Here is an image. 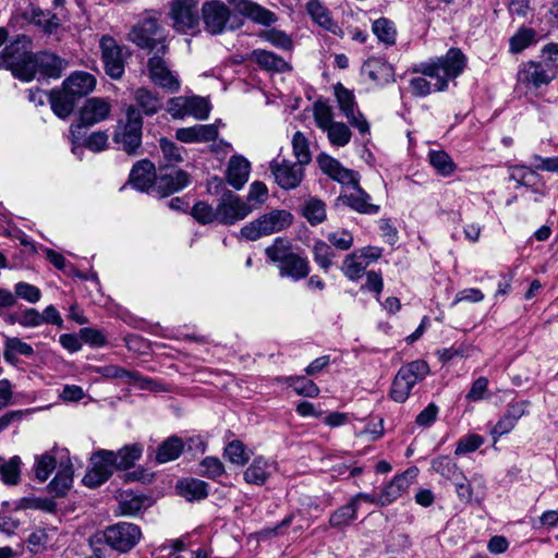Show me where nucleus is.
<instances>
[{"mask_svg": "<svg viewBox=\"0 0 558 558\" xmlns=\"http://www.w3.org/2000/svg\"><path fill=\"white\" fill-rule=\"evenodd\" d=\"M320 170L333 181L342 185L352 186L351 192L341 193L337 202L350 207L363 215H377L379 206L371 202V196L359 185V174L344 168L337 159L329 155L320 154L317 157Z\"/></svg>", "mask_w": 558, "mask_h": 558, "instance_id": "obj_1", "label": "nucleus"}, {"mask_svg": "<svg viewBox=\"0 0 558 558\" xmlns=\"http://www.w3.org/2000/svg\"><path fill=\"white\" fill-rule=\"evenodd\" d=\"M7 70H62L69 63L59 56L40 51H32V41L26 36H20L5 46L1 53Z\"/></svg>", "mask_w": 558, "mask_h": 558, "instance_id": "obj_2", "label": "nucleus"}, {"mask_svg": "<svg viewBox=\"0 0 558 558\" xmlns=\"http://www.w3.org/2000/svg\"><path fill=\"white\" fill-rule=\"evenodd\" d=\"M291 222L292 215L290 213L286 210H272L245 225L240 233L244 239L255 241L262 236L283 230L289 227Z\"/></svg>", "mask_w": 558, "mask_h": 558, "instance_id": "obj_3", "label": "nucleus"}, {"mask_svg": "<svg viewBox=\"0 0 558 558\" xmlns=\"http://www.w3.org/2000/svg\"><path fill=\"white\" fill-rule=\"evenodd\" d=\"M159 16L158 12H149L146 17L133 26L129 34L130 40L150 51H154L159 44L165 43L166 35L163 28L158 24Z\"/></svg>", "mask_w": 558, "mask_h": 558, "instance_id": "obj_4", "label": "nucleus"}, {"mask_svg": "<svg viewBox=\"0 0 558 558\" xmlns=\"http://www.w3.org/2000/svg\"><path fill=\"white\" fill-rule=\"evenodd\" d=\"M143 120L141 112L133 106L126 109V121L118 126L114 142L128 154H134L142 143Z\"/></svg>", "mask_w": 558, "mask_h": 558, "instance_id": "obj_5", "label": "nucleus"}, {"mask_svg": "<svg viewBox=\"0 0 558 558\" xmlns=\"http://www.w3.org/2000/svg\"><path fill=\"white\" fill-rule=\"evenodd\" d=\"M201 12L204 27L211 35H219L234 28L231 9L220 0L204 2Z\"/></svg>", "mask_w": 558, "mask_h": 558, "instance_id": "obj_6", "label": "nucleus"}, {"mask_svg": "<svg viewBox=\"0 0 558 558\" xmlns=\"http://www.w3.org/2000/svg\"><path fill=\"white\" fill-rule=\"evenodd\" d=\"M90 468L83 477V483L87 487L95 488L104 484L118 470L116 464V454L113 451L99 449L95 451L89 459Z\"/></svg>", "mask_w": 558, "mask_h": 558, "instance_id": "obj_7", "label": "nucleus"}, {"mask_svg": "<svg viewBox=\"0 0 558 558\" xmlns=\"http://www.w3.org/2000/svg\"><path fill=\"white\" fill-rule=\"evenodd\" d=\"M104 537L112 549L126 553L140 542L142 532L136 524L120 522L107 527Z\"/></svg>", "mask_w": 558, "mask_h": 558, "instance_id": "obj_8", "label": "nucleus"}, {"mask_svg": "<svg viewBox=\"0 0 558 558\" xmlns=\"http://www.w3.org/2000/svg\"><path fill=\"white\" fill-rule=\"evenodd\" d=\"M220 225L231 226L245 219L254 207L231 191L225 192L217 204Z\"/></svg>", "mask_w": 558, "mask_h": 558, "instance_id": "obj_9", "label": "nucleus"}, {"mask_svg": "<svg viewBox=\"0 0 558 558\" xmlns=\"http://www.w3.org/2000/svg\"><path fill=\"white\" fill-rule=\"evenodd\" d=\"M168 112L173 119L191 116L197 120H206L209 117L210 105L206 98L199 96L173 97L168 102Z\"/></svg>", "mask_w": 558, "mask_h": 558, "instance_id": "obj_10", "label": "nucleus"}, {"mask_svg": "<svg viewBox=\"0 0 558 558\" xmlns=\"http://www.w3.org/2000/svg\"><path fill=\"white\" fill-rule=\"evenodd\" d=\"M335 96L337 98L338 107L347 118L349 124L356 128L361 135L368 134L369 123L357 109V104L353 93L342 84L338 83L335 85Z\"/></svg>", "mask_w": 558, "mask_h": 558, "instance_id": "obj_11", "label": "nucleus"}, {"mask_svg": "<svg viewBox=\"0 0 558 558\" xmlns=\"http://www.w3.org/2000/svg\"><path fill=\"white\" fill-rule=\"evenodd\" d=\"M169 14L173 27L182 33L193 31L199 24V12L196 0H172Z\"/></svg>", "mask_w": 558, "mask_h": 558, "instance_id": "obj_12", "label": "nucleus"}, {"mask_svg": "<svg viewBox=\"0 0 558 558\" xmlns=\"http://www.w3.org/2000/svg\"><path fill=\"white\" fill-rule=\"evenodd\" d=\"M269 169L276 183L284 190L298 187L304 177L303 165L280 157L270 162Z\"/></svg>", "mask_w": 558, "mask_h": 558, "instance_id": "obj_13", "label": "nucleus"}, {"mask_svg": "<svg viewBox=\"0 0 558 558\" xmlns=\"http://www.w3.org/2000/svg\"><path fill=\"white\" fill-rule=\"evenodd\" d=\"M110 105L101 98H89L80 111V122L71 126V133L75 136L84 126H90L106 120L110 113Z\"/></svg>", "mask_w": 558, "mask_h": 558, "instance_id": "obj_14", "label": "nucleus"}, {"mask_svg": "<svg viewBox=\"0 0 558 558\" xmlns=\"http://www.w3.org/2000/svg\"><path fill=\"white\" fill-rule=\"evenodd\" d=\"M422 75L414 77L410 81L412 93L416 96H426L432 92H441L447 85L448 81L456 78L459 72H421Z\"/></svg>", "mask_w": 558, "mask_h": 558, "instance_id": "obj_15", "label": "nucleus"}, {"mask_svg": "<svg viewBox=\"0 0 558 558\" xmlns=\"http://www.w3.org/2000/svg\"><path fill=\"white\" fill-rule=\"evenodd\" d=\"M189 183L190 174L187 172L165 166L160 168V173L155 180V190L161 196H168L183 190Z\"/></svg>", "mask_w": 558, "mask_h": 558, "instance_id": "obj_16", "label": "nucleus"}, {"mask_svg": "<svg viewBox=\"0 0 558 558\" xmlns=\"http://www.w3.org/2000/svg\"><path fill=\"white\" fill-rule=\"evenodd\" d=\"M418 470L411 468L396 475L380 492L377 497V506L385 507L397 500L409 489Z\"/></svg>", "mask_w": 558, "mask_h": 558, "instance_id": "obj_17", "label": "nucleus"}, {"mask_svg": "<svg viewBox=\"0 0 558 558\" xmlns=\"http://www.w3.org/2000/svg\"><path fill=\"white\" fill-rule=\"evenodd\" d=\"M529 408L530 401L527 400L509 403L504 415L490 430L494 441H497L502 435L510 433L515 427L518 421L529 414Z\"/></svg>", "mask_w": 558, "mask_h": 558, "instance_id": "obj_18", "label": "nucleus"}, {"mask_svg": "<svg viewBox=\"0 0 558 558\" xmlns=\"http://www.w3.org/2000/svg\"><path fill=\"white\" fill-rule=\"evenodd\" d=\"M101 58L106 70H123L129 65L128 60L131 58L129 49L121 47L109 36L100 39Z\"/></svg>", "mask_w": 558, "mask_h": 558, "instance_id": "obj_19", "label": "nucleus"}, {"mask_svg": "<svg viewBox=\"0 0 558 558\" xmlns=\"http://www.w3.org/2000/svg\"><path fill=\"white\" fill-rule=\"evenodd\" d=\"M218 135V126L215 123L195 124L189 128H180L175 131V138L185 144L216 141Z\"/></svg>", "mask_w": 558, "mask_h": 558, "instance_id": "obj_20", "label": "nucleus"}, {"mask_svg": "<svg viewBox=\"0 0 558 558\" xmlns=\"http://www.w3.org/2000/svg\"><path fill=\"white\" fill-rule=\"evenodd\" d=\"M155 166L147 159L138 161L132 169L130 174V183L138 191L147 192L149 189L155 190Z\"/></svg>", "mask_w": 558, "mask_h": 558, "instance_id": "obj_21", "label": "nucleus"}, {"mask_svg": "<svg viewBox=\"0 0 558 558\" xmlns=\"http://www.w3.org/2000/svg\"><path fill=\"white\" fill-rule=\"evenodd\" d=\"M276 471V463L264 457H256L244 472V481L247 484L263 485Z\"/></svg>", "mask_w": 558, "mask_h": 558, "instance_id": "obj_22", "label": "nucleus"}, {"mask_svg": "<svg viewBox=\"0 0 558 558\" xmlns=\"http://www.w3.org/2000/svg\"><path fill=\"white\" fill-rule=\"evenodd\" d=\"M278 268L281 277H289L295 281L306 278L311 270L307 257L296 253L289 255Z\"/></svg>", "mask_w": 558, "mask_h": 558, "instance_id": "obj_23", "label": "nucleus"}, {"mask_svg": "<svg viewBox=\"0 0 558 558\" xmlns=\"http://www.w3.org/2000/svg\"><path fill=\"white\" fill-rule=\"evenodd\" d=\"M95 86L96 78L88 72H73L63 83L65 92L76 98L89 94Z\"/></svg>", "mask_w": 558, "mask_h": 558, "instance_id": "obj_24", "label": "nucleus"}, {"mask_svg": "<svg viewBox=\"0 0 558 558\" xmlns=\"http://www.w3.org/2000/svg\"><path fill=\"white\" fill-rule=\"evenodd\" d=\"M250 171L251 165L247 159L241 156L232 157L227 170L228 183L236 190L242 189L248 180Z\"/></svg>", "mask_w": 558, "mask_h": 558, "instance_id": "obj_25", "label": "nucleus"}, {"mask_svg": "<svg viewBox=\"0 0 558 558\" xmlns=\"http://www.w3.org/2000/svg\"><path fill=\"white\" fill-rule=\"evenodd\" d=\"M466 57L459 48H451L446 56L430 61L424 70H463Z\"/></svg>", "mask_w": 558, "mask_h": 558, "instance_id": "obj_26", "label": "nucleus"}, {"mask_svg": "<svg viewBox=\"0 0 558 558\" xmlns=\"http://www.w3.org/2000/svg\"><path fill=\"white\" fill-rule=\"evenodd\" d=\"M177 490L189 501L202 500L208 496V484L198 478H184L178 482Z\"/></svg>", "mask_w": 558, "mask_h": 558, "instance_id": "obj_27", "label": "nucleus"}, {"mask_svg": "<svg viewBox=\"0 0 558 558\" xmlns=\"http://www.w3.org/2000/svg\"><path fill=\"white\" fill-rule=\"evenodd\" d=\"M76 97L65 92L64 88L50 93L51 109L61 119H65L72 113Z\"/></svg>", "mask_w": 558, "mask_h": 558, "instance_id": "obj_28", "label": "nucleus"}, {"mask_svg": "<svg viewBox=\"0 0 558 558\" xmlns=\"http://www.w3.org/2000/svg\"><path fill=\"white\" fill-rule=\"evenodd\" d=\"M398 372L403 373V380L412 390L417 383L428 375L429 366L425 361L416 360L403 365Z\"/></svg>", "mask_w": 558, "mask_h": 558, "instance_id": "obj_29", "label": "nucleus"}, {"mask_svg": "<svg viewBox=\"0 0 558 558\" xmlns=\"http://www.w3.org/2000/svg\"><path fill=\"white\" fill-rule=\"evenodd\" d=\"M302 215L312 226L324 222L327 218L325 202L317 197H308L303 203Z\"/></svg>", "mask_w": 558, "mask_h": 558, "instance_id": "obj_30", "label": "nucleus"}, {"mask_svg": "<svg viewBox=\"0 0 558 558\" xmlns=\"http://www.w3.org/2000/svg\"><path fill=\"white\" fill-rule=\"evenodd\" d=\"M367 267L362 255L354 251L344 257L340 269L349 280L355 281L363 276Z\"/></svg>", "mask_w": 558, "mask_h": 558, "instance_id": "obj_31", "label": "nucleus"}, {"mask_svg": "<svg viewBox=\"0 0 558 558\" xmlns=\"http://www.w3.org/2000/svg\"><path fill=\"white\" fill-rule=\"evenodd\" d=\"M143 447L140 444H131L122 447L116 454V464L118 470H126L132 468L135 462L142 457Z\"/></svg>", "mask_w": 558, "mask_h": 558, "instance_id": "obj_32", "label": "nucleus"}, {"mask_svg": "<svg viewBox=\"0 0 558 558\" xmlns=\"http://www.w3.org/2000/svg\"><path fill=\"white\" fill-rule=\"evenodd\" d=\"M251 450L238 439L227 444L223 450V457L232 464L243 466L251 458Z\"/></svg>", "mask_w": 558, "mask_h": 558, "instance_id": "obj_33", "label": "nucleus"}, {"mask_svg": "<svg viewBox=\"0 0 558 558\" xmlns=\"http://www.w3.org/2000/svg\"><path fill=\"white\" fill-rule=\"evenodd\" d=\"M184 448L181 438L172 436L166 439L158 448L156 460L166 463L180 457Z\"/></svg>", "mask_w": 558, "mask_h": 558, "instance_id": "obj_34", "label": "nucleus"}, {"mask_svg": "<svg viewBox=\"0 0 558 558\" xmlns=\"http://www.w3.org/2000/svg\"><path fill=\"white\" fill-rule=\"evenodd\" d=\"M432 470L451 482L459 480V476H462L463 473L457 463L447 456L435 458L432 461Z\"/></svg>", "mask_w": 558, "mask_h": 558, "instance_id": "obj_35", "label": "nucleus"}, {"mask_svg": "<svg viewBox=\"0 0 558 558\" xmlns=\"http://www.w3.org/2000/svg\"><path fill=\"white\" fill-rule=\"evenodd\" d=\"M372 31L379 41L392 46L396 44L397 29L395 23L386 17H380L373 22Z\"/></svg>", "mask_w": 558, "mask_h": 558, "instance_id": "obj_36", "label": "nucleus"}, {"mask_svg": "<svg viewBox=\"0 0 558 558\" xmlns=\"http://www.w3.org/2000/svg\"><path fill=\"white\" fill-rule=\"evenodd\" d=\"M15 354L24 356H32L34 354L33 348L16 337H8L4 341L3 357L9 363L15 362Z\"/></svg>", "mask_w": 558, "mask_h": 558, "instance_id": "obj_37", "label": "nucleus"}, {"mask_svg": "<svg viewBox=\"0 0 558 558\" xmlns=\"http://www.w3.org/2000/svg\"><path fill=\"white\" fill-rule=\"evenodd\" d=\"M279 381L286 383L288 386L292 387L293 390L299 396H304L308 398H315L319 395L318 386L311 379L305 377H286L282 379H278Z\"/></svg>", "mask_w": 558, "mask_h": 558, "instance_id": "obj_38", "label": "nucleus"}, {"mask_svg": "<svg viewBox=\"0 0 558 558\" xmlns=\"http://www.w3.org/2000/svg\"><path fill=\"white\" fill-rule=\"evenodd\" d=\"M306 10L319 26L327 31H335L336 24L332 22L328 10L318 0H310Z\"/></svg>", "mask_w": 558, "mask_h": 558, "instance_id": "obj_39", "label": "nucleus"}, {"mask_svg": "<svg viewBox=\"0 0 558 558\" xmlns=\"http://www.w3.org/2000/svg\"><path fill=\"white\" fill-rule=\"evenodd\" d=\"M134 99L147 116L157 113L161 107L160 99L146 88H137L134 93Z\"/></svg>", "mask_w": 558, "mask_h": 558, "instance_id": "obj_40", "label": "nucleus"}, {"mask_svg": "<svg viewBox=\"0 0 558 558\" xmlns=\"http://www.w3.org/2000/svg\"><path fill=\"white\" fill-rule=\"evenodd\" d=\"M428 159L437 173L442 177H449L456 170L454 162L445 150H430L428 154Z\"/></svg>", "mask_w": 558, "mask_h": 558, "instance_id": "obj_41", "label": "nucleus"}, {"mask_svg": "<svg viewBox=\"0 0 558 558\" xmlns=\"http://www.w3.org/2000/svg\"><path fill=\"white\" fill-rule=\"evenodd\" d=\"M251 58L263 69V70H287L290 68L288 63L274 54L272 52L265 50H255Z\"/></svg>", "mask_w": 558, "mask_h": 558, "instance_id": "obj_42", "label": "nucleus"}, {"mask_svg": "<svg viewBox=\"0 0 558 558\" xmlns=\"http://www.w3.org/2000/svg\"><path fill=\"white\" fill-rule=\"evenodd\" d=\"M312 251L315 263L327 272L333 264L335 253L331 247L323 240H317L314 242Z\"/></svg>", "mask_w": 558, "mask_h": 558, "instance_id": "obj_43", "label": "nucleus"}, {"mask_svg": "<svg viewBox=\"0 0 558 558\" xmlns=\"http://www.w3.org/2000/svg\"><path fill=\"white\" fill-rule=\"evenodd\" d=\"M356 512L357 508L355 507L354 502L351 500L338 508L329 518V524L332 527H343L349 525L352 521L356 519Z\"/></svg>", "mask_w": 558, "mask_h": 558, "instance_id": "obj_44", "label": "nucleus"}, {"mask_svg": "<svg viewBox=\"0 0 558 558\" xmlns=\"http://www.w3.org/2000/svg\"><path fill=\"white\" fill-rule=\"evenodd\" d=\"M95 372L108 379H121L124 383H132L138 379V374L128 371L118 365H104L95 368Z\"/></svg>", "mask_w": 558, "mask_h": 558, "instance_id": "obj_45", "label": "nucleus"}, {"mask_svg": "<svg viewBox=\"0 0 558 558\" xmlns=\"http://www.w3.org/2000/svg\"><path fill=\"white\" fill-rule=\"evenodd\" d=\"M191 215L197 222L202 225L215 222L219 223L217 206L213 207L210 204L204 201L197 202L193 206Z\"/></svg>", "mask_w": 558, "mask_h": 558, "instance_id": "obj_46", "label": "nucleus"}, {"mask_svg": "<svg viewBox=\"0 0 558 558\" xmlns=\"http://www.w3.org/2000/svg\"><path fill=\"white\" fill-rule=\"evenodd\" d=\"M536 33L532 28L521 27L518 32L510 37L509 47L513 53L521 52L530 45L535 43Z\"/></svg>", "mask_w": 558, "mask_h": 558, "instance_id": "obj_47", "label": "nucleus"}, {"mask_svg": "<svg viewBox=\"0 0 558 558\" xmlns=\"http://www.w3.org/2000/svg\"><path fill=\"white\" fill-rule=\"evenodd\" d=\"M327 137L331 145L343 147L349 144L351 140V131L343 122H335L326 131Z\"/></svg>", "mask_w": 558, "mask_h": 558, "instance_id": "obj_48", "label": "nucleus"}, {"mask_svg": "<svg viewBox=\"0 0 558 558\" xmlns=\"http://www.w3.org/2000/svg\"><path fill=\"white\" fill-rule=\"evenodd\" d=\"M21 459L17 456L12 457L9 461L0 464L1 480L7 485H16L21 473Z\"/></svg>", "mask_w": 558, "mask_h": 558, "instance_id": "obj_49", "label": "nucleus"}, {"mask_svg": "<svg viewBox=\"0 0 558 558\" xmlns=\"http://www.w3.org/2000/svg\"><path fill=\"white\" fill-rule=\"evenodd\" d=\"M72 476L73 472L71 468H65L62 471H59L48 485L50 493L54 494L56 496L65 495L72 485Z\"/></svg>", "mask_w": 558, "mask_h": 558, "instance_id": "obj_50", "label": "nucleus"}, {"mask_svg": "<svg viewBox=\"0 0 558 558\" xmlns=\"http://www.w3.org/2000/svg\"><path fill=\"white\" fill-rule=\"evenodd\" d=\"M149 78L167 93H175L180 88V81L172 72H149Z\"/></svg>", "mask_w": 558, "mask_h": 558, "instance_id": "obj_51", "label": "nucleus"}, {"mask_svg": "<svg viewBox=\"0 0 558 558\" xmlns=\"http://www.w3.org/2000/svg\"><path fill=\"white\" fill-rule=\"evenodd\" d=\"M291 246L288 241L278 238L275 240L274 244L266 248V254L268 258L280 265L289 255H292Z\"/></svg>", "mask_w": 558, "mask_h": 558, "instance_id": "obj_52", "label": "nucleus"}, {"mask_svg": "<svg viewBox=\"0 0 558 558\" xmlns=\"http://www.w3.org/2000/svg\"><path fill=\"white\" fill-rule=\"evenodd\" d=\"M293 154L301 165H308L312 160L308 142L306 137L301 133L296 132L292 138Z\"/></svg>", "mask_w": 558, "mask_h": 558, "instance_id": "obj_53", "label": "nucleus"}, {"mask_svg": "<svg viewBox=\"0 0 558 558\" xmlns=\"http://www.w3.org/2000/svg\"><path fill=\"white\" fill-rule=\"evenodd\" d=\"M314 120L316 125L324 132L336 122L331 107L324 102H316L314 105Z\"/></svg>", "mask_w": 558, "mask_h": 558, "instance_id": "obj_54", "label": "nucleus"}, {"mask_svg": "<svg viewBox=\"0 0 558 558\" xmlns=\"http://www.w3.org/2000/svg\"><path fill=\"white\" fill-rule=\"evenodd\" d=\"M329 243L341 251H348L353 246V234L345 229H338L327 234Z\"/></svg>", "mask_w": 558, "mask_h": 558, "instance_id": "obj_55", "label": "nucleus"}, {"mask_svg": "<svg viewBox=\"0 0 558 558\" xmlns=\"http://www.w3.org/2000/svg\"><path fill=\"white\" fill-rule=\"evenodd\" d=\"M225 473L222 462L216 457H206L199 463L198 474L209 478H217Z\"/></svg>", "mask_w": 558, "mask_h": 558, "instance_id": "obj_56", "label": "nucleus"}, {"mask_svg": "<svg viewBox=\"0 0 558 558\" xmlns=\"http://www.w3.org/2000/svg\"><path fill=\"white\" fill-rule=\"evenodd\" d=\"M56 469V458L52 454L45 453L36 458L35 475L40 482L48 480Z\"/></svg>", "mask_w": 558, "mask_h": 558, "instance_id": "obj_57", "label": "nucleus"}, {"mask_svg": "<svg viewBox=\"0 0 558 558\" xmlns=\"http://www.w3.org/2000/svg\"><path fill=\"white\" fill-rule=\"evenodd\" d=\"M411 389L403 380V373H397L390 388V397L393 401L403 403L408 400Z\"/></svg>", "mask_w": 558, "mask_h": 558, "instance_id": "obj_58", "label": "nucleus"}, {"mask_svg": "<svg viewBox=\"0 0 558 558\" xmlns=\"http://www.w3.org/2000/svg\"><path fill=\"white\" fill-rule=\"evenodd\" d=\"M260 37L278 48L287 50L292 48V39L282 31L267 29L262 32Z\"/></svg>", "mask_w": 558, "mask_h": 558, "instance_id": "obj_59", "label": "nucleus"}, {"mask_svg": "<svg viewBox=\"0 0 558 558\" xmlns=\"http://www.w3.org/2000/svg\"><path fill=\"white\" fill-rule=\"evenodd\" d=\"M144 502L145 498L125 493L120 501L121 513L123 515H134L141 511Z\"/></svg>", "mask_w": 558, "mask_h": 558, "instance_id": "obj_60", "label": "nucleus"}, {"mask_svg": "<svg viewBox=\"0 0 558 558\" xmlns=\"http://www.w3.org/2000/svg\"><path fill=\"white\" fill-rule=\"evenodd\" d=\"M255 23L269 26L277 22V16L274 12L269 11L262 5L254 3L248 15L246 16Z\"/></svg>", "mask_w": 558, "mask_h": 558, "instance_id": "obj_61", "label": "nucleus"}, {"mask_svg": "<svg viewBox=\"0 0 558 558\" xmlns=\"http://www.w3.org/2000/svg\"><path fill=\"white\" fill-rule=\"evenodd\" d=\"M14 292L16 298L23 299L33 304L37 303L41 298V292L37 287L23 281L17 282L14 286Z\"/></svg>", "mask_w": 558, "mask_h": 558, "instance_id": "obj_62", "label": "nucleus"}, {"mask_svg": "<svg viewBox=\"0 0 558 558\" xmlns=\"http://www.w3.org/2000/svg\"><path fill=\"white\" fill-rule=\"evenodd\" d=\"M160 148L166 161L170 165H177L183 161L181 148L173 142L161 138Z\"/></svg>", "mask_w": 558, "mask_h": 558, "instance_id": "obj_63", "label": "nucleus"}, {"mask_svg": "<svg viewBox=\"0 0 558 558\" xmlns=\"http://www.w3.org/2000/svg\"><path fill=\"white\" fill-rule=\"evenodd\" d=\"M268 198V189L265 183L260 181H254L250 185L247 194V203H253V207L256 208L263 205Z\"/></svg>", "mask_w": 558, "mask_h": 558, "instance_id": "obj_64", "label": "nucleus"}]
</instances>
